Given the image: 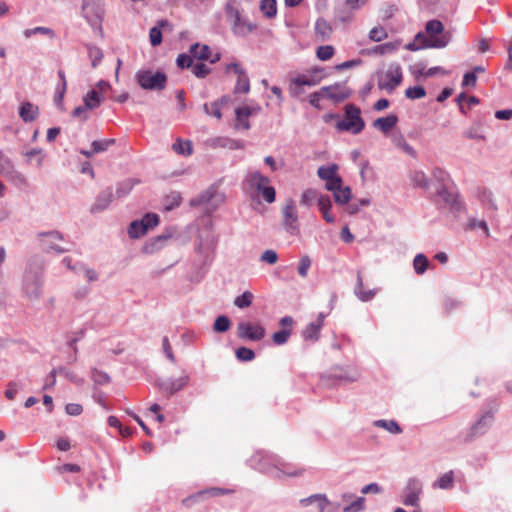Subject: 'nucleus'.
<instances>
[{
    "instance_id": "nucleus-42",
    "label": "nucleus",
    "mask_w": 512,
    "mask_h": 512,
    "mask_svg": "<svg viewBox=\"0 0 512 512\" xmlns=\"http://www.w3.org/2000/svg\"><path fill=\"white\" fill-rule=\"evenodd\" d=\"M428 266H429V260L424 254L419 253L415 256V258L413 260V267H414L416 274H418V275L424 274L426 272Z\"/></svg>"
},
{
    "instance_id": "nucleus-16",
    "label": "nucleus",
    "mask_w": 512,
    "mask_h": 512,
    "mask_svg": "<svg viewBox=\"0 0 512 512\" xmlns=\"http://www.w3.org/2000/svg\"><path fill=\"white\" fill-rule=\"evenodd\" d=\"M188 382V375H184L177 379H157L156 386L160 389L161 392L165 393L169 397L185 388Z\"/></svg>"
},
{
    "instance_id": "nucleus-59",
    "label": "nucleus",
    "mask_w": 512,
    "mask_h": 512,
    "mask_svg": "<svg viewBox=\"0 0 512 512\" xmlns=\"http://www.w3.org/2000/svg\"><path fill=\"white\" fill-rule=\"evenodd\" d=\"M388 37L386 30L382 26H376L369 32V39L374 42H380Z\"/></svg>"
},
{
    "instance_id": "nucleus-41",
    "label": "nucleus",
    "mask_w": 512,
    "mask_h": 512,
    "mask_svg": "<svg viewBox=\"0 0 512 512\" xmlns=\"http://www.w3.org/2000/svg\"><path fill=\"white\" fill-rule=\"evenodd\" d=\"M87 52H88V57L91 60V66L93 68H96L99 65V63L101 62V60L103 59L102 50L95 45L88 44Z\"/></svg>"
},
{
    "instance_id": "nucleus-19",
    "label": "nucleus",
    "mask_w": 512,
    "mask_h": 512,
    "mask_svg": "<svg viewBox=\"0 0 512 512\" xmlns=\"http://www.w3.org/2000/svg\"><path fill=\"white\" fill-rule=\"evenodd\" d=\"M438 196L454 212H460L464 207L459 197L444 186L438 189Z\"/></svg>"
},
{
    "instance_id": "nucleus-37",
    "label": "nucleus",
    "mask_w": 512,
    "mask_h": 512,
    "mask_svg": "<svg viewBox=\"0 0 512 512\" xmlns=\"http://www.w3.org/2000/svg\"><path fill=\"white\" fill-rule=\"evenodd\" d=\"M374 426L383 428L392 434H400L402 432V428L395 420H376L374 421Z\"/></svg>"
},
{
    "instance_id": "nucleus-2",
    "label": "nucleus",
    "mask_w": 512,
    "mask_h": 512,
    "mask_svg": "<svg viewBox=\"0 0 512 512\" xmlns=\"http://www.w3.org/2000/svg\"><path fill=\"white\" fill-rule=\"evenodd\" d=\"M428 36L419 32L416 40H422L423 47L444 48L451 41L452 35L449 31H444V25L437 19L430 20L425 26Z\"/></svg>"
},
{
    "instance_id": "nucleus-1",
    "label": "nucleus",
    "mask_w": 512,
    "mask_h": 512,
    "mask_svg": "<svg viewBox=\"0 0 512 512\" xmlns=\"http://www.w3.org/2000/svg\"><path fill=\"white\" fill-rule=\"evenodd\" d=\"M42 264L39 259H31L24 272L22 292L24 297L31 303L38 302L42 296L43 273Z\"/></svg>"
},
{
    "instance_id": "nucleus-4",
    "label": "nucleus",
    "mask_w": 512,
    "mask_h": 512,
    "mask_svg": "<svg viewBox=\"0 0 512 512\" xmlns=\"http://www.w3.org/2000/svg\"><path fill=\"white\" fill-rule=\"evenodd\" d=\"M249 464L253 469L263 474L275 479H281V458L275 454L266 451L256 452L250 458Z\"/></svg>"
},
{
    "instance_id": "nucleus-40",
    "label": "nucleus",
    "mask_w": 512,
    "mask_h": 512,
    "mask_svg": "<svg viewBox=\"0 0 512 512\" xmlns=\"http://www.w3.org/2000/svg\"><path fill=\"white\" fill-rule=\"evenodd\" d=\"M333 197H334L335 202L338 205H345V204H348V202L351 200L352 191H351L350 187H348V186H345V187L341 186V188H339V190H337L335 193H333Z\"/></svg>"
},
{
    "instance_id": "nucleus-28",
    "label": "nucleus",
    "mask_w": 512,
    "mask_h": 512,
    "mask_svg": "<svg viewBox=\"0 0 512 512\" xmlns=\"http://www.w3.org/2000/svg\"><path fill=\"white\" fill-rule=\"evenodd\" d=\"M463 137L472 140H486V136L480 122L473 123L467 130H465Z\"/></svg>"
},
{
    "instance_id": "nucleus-39",
    "label": "nucleus",
    "mask_w": 512,
    "mask_h": 512,
    "mask_svg": "<svg viewBox=\"0 0 512 512\" xmlns=\"http://www.w3.org/2000/svg\"><path fill=\"white\" fill-rule=\"evenodd\" d=\"M260 10L263 15L269 19L274 18L277 14V2L276 0H261Z\"/></svg>"
},
{
    "instance_id": "nucleus-24",
    "label": "nucleus",
    "mask_w": 512,
    "mask_h": 512,
    "mask_svg": "<svg viewBox=\"0 0 512 512\" xmlns=\"http://www.w3.org/2000/svg\"><path fill=\"white\" fill-rule=\"evenodd\" d=\"M330 376L336 380L344 382H354L359 378V373L354 368H335Z\"/></svg>"
},
{
    "instance_id": "nucleus-49",
    "label": "nucleus",
    "mask_w": 512,
    "mask_h": 512,
    "mask_svg": "<svg viewBox=\"0 0 512 512\" xmlns=\"http://www.w3.org/2000/svg\"><path fill=\"white\" fill-rule=\"evenodd\" d=\"M321 327L315 322H311L303 331L305 340L316 341L319 338Z\"/></svg>"
},
{
    "instance_id": "nucleus-18",
    "label": "nucleus",
    "mask_w": 512,
    "mask_h": 512,
    "mask_svg": "<svg viewBox=\"0 0 512 512\" xmlns=\"http://www.w3.org/2000/svg\"><path fill=\"white\" fill-rule=\"evenodd\" d=\"M321 91H325L326 96L335 102L344 101L351 95V91L343 83L324 86L321 88Z\"/></svg>"
},
{
    "instance_id": "nucleus-9",
    "label": "nucleus",
    "mask_w": 512,
    "mask_h": 512,
    "mask_svg": "<svg viewBox=\"0 0 512 512\" xmlns=\"http://www.w3.org/2000/svg\"><path fill=\"white\" fill-rule=\"evenodd\" d=\"M402 69L398 63H390L385 71L378 73V88L392 93L402 82Z\"/></svg>"
},
{
    "instance_id": "nucleus-55",
    "label": "nucleus",
    "mask_w": 512,
    "mask_h": 512,
    "mask_svg": "<svg viewBox=\"0 0 512 512\" xmlns=\"http://www.w3.org/2000/svg\"><path fill=\"white\" fill-rule=\"evenodd\" d=\"M405 96L411 100L421 99L426 96V90L422 86L408 87Z\"/></svg>"
},
{
    "instance_id": "nucleus-15",
    "label": "nucleus",
    "mask_w": 512,
    "mask_h": 512,
    "mask_svg": "<svg viewBox=\"0 0 512 512\" xmlns=\"http://www.w3.org/2000/svg\"><path fill=\"white\" fill-rule=\"evenodd\" d=\"M38 237L42 239V245L46 252H56L58 254L69 251L68 248L62 247L57 244V241L63 240V235L57 231L52 230L48 232H41Z\"/></svg>"
},
{
    "instance_id": "nucleus-61",
    "label": "nucleus",
    "mask_w": 512,
    "mask_h": 512,
    "mask_svg": "<svg viewBox=\"0 0 512 512\" xmlns=\"http://www.w3.org/2000/svg\"><path fill=\"white\" fill-rule=\"evenodd\" d=\"M235 354L237 359L240 361H251L255 358L254 351L247 347L237 348Z\"/></svg>"
},
{
    "instance_id": "nucleus-34",
    "label": "nucleus",
    "mask_w": 512,
    "mask_h": 512,
    "mask_svg": "<svg viewBox=\"0 0 512 512\" xmlns=\"http://www.w3.org/2000/svg\"><path fill=\"white\" fill-rule=\"evenodd\" d=\"M433 488H439L443 490L451 489L454 486V472L448 471L441 475L434 483Z\"/></svg>"
},
{
    "instance_id": "nucleus-11",
    "label": "nucleus",
    "mask_w": 512,
    "mask_h": 512,
    "mask_svg": "<svg viewBox=\"0 0 512 512\" xmlns=\"http://www.w3.org/2000/svg\"><path fill=\"white\" fill-rule=\"evenodd\" d=\"M422 493V481L416 477H411L407 480V483L403 489L402 503L405 506L418 507V502H420Z\"/></svg>"
},
{
    "instance_id": "nucleus-52",
    "label": "nucleus",
    "mask_w": 512,
    "mask_h": 512,
    "mask_svg": "<svg viewBox=\"0 0 512 512\" xmlns=\"http://www.w3.org/2000/svg\"><path fill=\"white\" fill-rule=\"evenodd\" d=\"M280 468L281 478L283 476L296 477L302 474L301 469L295 468L292 464L283 461V459H281Z\"/></svg>"
},
{
    "instance_id": "nucleus-60",
    "label": "nucleus",
    "mask_w": 512,
    "mask_h": 512,
    "mask_svg": "<svg viewBox=\"0 0 512 512\" xmlns=\"http://www.w3.org/2000/svg\"><path fill=\"white\" fill-rule=\"evenodd\" d=\"M140 222H143V225H145L146 231L148 232L149 229L159 224V216L155 213H146L142 219H140Z\"/></svg>"
},
{
    "instance_id": "nucleus-53",
    "label": "nucleus",
    "mask_w": 512,
    "mask_h": 512,
    "mask_svg": "<svg viewBox=\"0 0 512 512\" xmlns=\"http://www.w3.org/2000/svg\"><path fill=\"white\" fill-rule=\"evenodd\" d=\"M477 228L482 229L487 236L489 235V228L485 220H479L474 217L468 218L466 229L474 230Z\"/></svg>"
},
{
    "instance_id": "nucleus-23",
    "label": "nucleus",
    "mask_w": 512,
    "mask_h": 512,
    "mask_svg": "<svg viewBox=\"0 0 512 512\" xmlns=\"http://www.w3.org/2000/svg\"><path fill=\"white\" fill-rule=\"evenodd\" d=\"M170 238L169 235H159L148 240L142 247L145 254H154L164 247L165 242Z\"/></svg>"
},
{
    "instance_id": "nucleus-35",
    "label": "nucleus",
    "mask_w": 512,
    "mask_h": 512,
    "mask_svg": "<svg viewBox=\"0 0 512 512\" xmlns=\"http://www.w3.org/2000/svg\"><path fill=\"white\" fill-rule=\"evenodd\" d=\"M190 53L199 60H208L210 57V47L208 45H200L195 43L190 47Z\"/></svg>"
},
{
    "instance_id": "nucleus-54",
    "label": "nucleus",
    "mask_w": 512,
    "mask_h": 512,
    "mask_svg": "<svg viewBox=\"0 0 512 512\" xmlns=\"http://www.w3.org/2000/svg\"><path fill=\"white\" fill-rule=\"evenodd\" d=\"M317 191L315 189H306L301 196L300 203L304 206H311L316 200H318Z\"/></svg>"
},
{
    "instance_id": "nucleus-45",
    "label": "nucleus",
    "mask_w": 512,
    "mask_h": 512,
    "mask_svg": "<svg viewBox=\"0 0 512 512\" xmlns=\"http://www.w3.org/2000/svg\"><path fill=\"white\" fill-rule=\"evenodd\" d=\"M250 90V81L245 71L238 74L237 83L234 88V93H248Z\"/></svg>"
},
{
    "instance_id": "nucleus-13",
    "label": "nucleus",
    "mask_w": 512,
    "mask_h": 512,
    "mask_svg": "<svg viewBox=\"0 0 512 512\" xmlns=\"http://www.w3.org/2000/svg\"><path fill=\"white\" fill-rule=\"evenodd\" d=\"M283 226L291 235H298L300 232L298 224V214L295 203L292 199L287 200L283 208Z\"/></svg>"
},
{
    "instance_id": "nucleus-47",
    "label": "nucleus",
    "mask_w": 512,
    "mask_h": 512,
    "mask_svg": "<svg viewBox=\"0 0 512 512\" xmlns=\"http://www.w3.org/2000/svg\"><path fill=\"white\" fill-rule=\"evenodd\" d=\"M399 45H400V42H398V41L387 42V43L375 46L372 49V52L376 53V54H380V55L390 54V53H393L396 50H398Z\"/></svg>"
},
{
    "instance_id": "nucleus-20",
    "label": "nucleus",
    "mask_w": 512,
    "mask_h": 512,
    "mask_svg": "<svg viewBox=\"0 0 512 512\" xmlns=\"http://www.w3.org/2000/svg\"><path fill=\"white\" fill-rule=\"evenodd\" d=\"M113 199V193L111 188H107L102 191L96 198L94 204L90 208V212L95 214L104 211L108 208Z\"/></svg>"
},
{
    "instance_id": "nucleus-62",
    "label": "nucleus",
    "mask_w": 512,
    "mask_h": 512,
    "mask_svg": "<svg viewBox=\"0 0 512 512\" xmlns=\"http://www.w3.org/2000/svg\"><path fill=\"white\" fill-rule=\"evenodd\" d=\"M365 509V498L358 497L355 501L343 508V512H360Z\"/></svg>"
},
{
    "instance_id": "nucleus-30",
    "label": "nucleus",
    "mask_w": 512,
    "mask_h": 512,
    "mask_svg": "<svg viewBox=\"0 0 512 512\" xmlns=\"http://www.w3.org/2000/svg\"><path fill=\"white\" fill-rule=\"evenodd\" d=\"M169 22L167 20H159L157 22V26H154L149 31V39L152 46H158L162 42V32L161 28L168 26Z\"/></svg>"
},
{
    "instance_id": "nucleus-6",
    "label": "nucleus",
    "mask_w": 512,
    "mask_h": 512,
    "mask_svg": "<svg viewBox=\"0 0 512 512\" xmlns=\"http://www.w3.org/2000/svg\"><path fill=\"white\" fill-rule=\"evenodd\" d=\"M498 409L499 403L496 400L491 399L487 401L479 418L470 428L468 434V438L470 440L484 435L490 429L494 422L495 414L497 413Z\"/></svg>"
},
{
    "instance_id": "nucleus-46",
    "label": "nucleus",
    "mask_w": 512,
    "mask_h": 512,
    "mask_svg": "<svg viewBox=\"0 0 512 512\" xmlns=\"http://www.w3.org/2000/svg\"><path fill=\"white\" fill-rule=\"evenodd\" d=\"M231 327V320L226 315L218 316L213 324V330L217 333L227 332Z\"/></svg>"
},
{
    "instance_id": "nucleus-64",
    "label": "nucleus",
    "mask_w": 512,
    "mask_h": 512,
    "mask_svg": "<svg viewBox=\"0 0 512 512\" xmlns=\"http://www.w3.org/2000/svg\"><path fill=\"white\" fill-rule=\"evenodd\" d=\"M6 178L17 186H24L27 184L26 177L16 169L10 171Z\"/></svg>"
},
{
    "instance_id": "nucleus-25",
    "label": "nucleus",
    "mask_w": 512,
    "mask_h": 512,
    "mask_svg": "<svg viewBox=\"0 0 512 512\" xmlns=\"http://www.w3.org/2000/svg\"><path fill=\"white\" fill-rule=\"evenodd\" d=\"M398 123V116L395 114H389L386 117H380L373 122V127L380 130L383 133H388Z\"/></svg>"
},
{
    "instance_id": "nucleus-27",
    "label": "nucleus",
    "mask_w": 512,
    "mask_h": 512,
    "mask_svg": "<svg viewBox=\"0 0 512 512\" xmlns=\"http://www.w3.org/2000/svg\"><path fill=\"white\" fill-rule=\"evenodd\" d=\"M354 294L357 296V298L362 302H368L372 300L376 294V290H363V281L360 272L357 274V283L354 288Z\"/></svg>"
},
{
    "instance_id": "nucleus-14",
    "label": "nucleus",
    "mask_w": 512,
    "mask_h": 512,
    "mask_svg": "<svg viewBox=\"0 0 512 512\" xmlns=\"http://www.w3.org/2000/svg\"><path fill=\"white\" fill-rule=\"evenodd\" d=\"M265 329L260 324L253 325L250 322H240L237 326V335L241 339L260 341L265 337Z\"/></svg>"
},
{
    "instance_id": "nucleus-56",
    "label": "nucleus",
    "mask_w": 512,
    "mask_h": 512,
    "mask_svg": "<svg viewBox=\"0 0 512 512\" xmlns=\"http://www.w3.org/2000/svg\"><path fill=\"white\" fill-rule=\"evenodd\" d=\"M91 379L97 385H105L110 382V376L103 371L92 369L91 371Z\"/></svg>"
},
{
    "instance_id": "nucleus-12",
    "label": "nucleus",
    "mask_w": 512,
    "mask_h": 512,
    "mask_svg": "<svg viewBox=\"0 0 512 512\" xmlns=\"http://www.w3.org/2000/svg\"><path fill=\"white\" fill-rule=\"evenodd\" d=\"M320 78L313 75L300 74L290 79L289 94L293 98H299L305 93L304 87H314L319 84Z\"/></svg>"
},
{
    "instance_id": "nucleus-22",
    "label": "nucleus",
    "mask_w": 512,
    "mask_h": 512,
    "mask_svg": "<svg viewBox=\"0 0 512 512\" xmlns=\"http://www.w3.org/2000/svg\"><path fill=\"white\" fill-rule=\"evenodd\" d=\"M207 143L213 148H228L230 150L242 149L244 147L241 141L228 137H216L209 139Z\"/></svg>"
},
{
    "instance_id": "nucleus-8",
    "label": "nucleus",
    "mask_w": 512,
    "mask_h": 512,
    "mask_svg": "<svg viewBox=\"0 0 512 512\" xmlns=\"http://www.w3.org/2000/svg\"><path fill=\"white\" fill-rule=\"evenodd\" d=\"M246 182L251 188L255 189L258 194H261L267 203L275 201L276 191L274 187L269 185L270 179L267 176H264L261 172H250L246 176Z\"/></svg>"
},
{
    "instance_id": "nucleus-50",
    "label": "nucleus",
    "mask_w": 512,
    "mask_h": 512,
    "mask_svg": "<svg viewBox=\"0 0 512 512\" xmlns=\"http://www.w3.org/2000/svg\"><path fill=\"white\" fill-rule=\"evenodd\" d=\"M172 149L180 155H190L192 153V144L190 141H183L181 139H177L176 142L172 145Z\"/></svg>"
},
{
    "instance_id": "nucleus-57",
    "label": "nucleus",
    "mask_w": 512,
    "mask_h": 512,
    "mask_svg": "<svg viewBox=\"0 0 512 512\" xmlns=\"http://www.w3.org/2000/svg\"><path fill=\"white\" fill-rule=\"evenodd\" d=\"M113 144H115V139H104L93 141L91 146L97 154L106 151Z\"/></svg>"
},
{
    "instance_id": "nucleus-26",
    "label": "nucleus",
    "mask_w": 512,
    "mask_h": 512,
    "mask_svg": "<svg viewBox=\"0 0 512 512\" xmlns=\"http://www.w3.org/2000/svg\"><path fill=\"white\" fill-rule=\"evenodd\" d=\"M57 374L63 375L65 378L69 379L72 382H78V378L74 374V372L66 369L65 367L60 366L58 368H54L49 373V378H51V383L50 384H44L43 389H48V388H50V387L55 385V383H56V375Z\"/></svg>"
},
{
    "instance_id": "nucleus-38",
    "label": "nucleus",
    "mask_w": 512,
    "mask_h": 512,
    "mask_svg": "<svg viewBox=\"0 0 512 512\" xmlns=\"http://www.w3.org/2000/svg\"><path fill=\"white\" fill-rule=\"evenodd\" d=\"M147 233L145 225L140 220H134L128 227V235L131 239H137L144 236Z\"/></svg>"
},
{
    "instance_id": "nucleus-7",
    "label": "nucleus",
    "mask_w": 512,
    "mask_h": 512,
    "mask_svg": "<svg viewBox=\"0 0 512 512\" xmlns=\"http://www.w3.org/2000/svg\"><path fill=\"white\" fill-rule=\"evenodd\" d=\"M82 14L95 32L103 34L102 22L105 8L102 0H83Z\"/></svg>"
},
{
    "instance_id": "nucleus-44",
    "label": "nucleus",
    "mask_w": 512,
    "mask_h": 512,
    "mask_svg": "<svg viewBox=\"0 0 512 512\" xmlns=\"http://www.w3.org/2000/svg\"><path fill=\"white\" fill-rule=\"evenodd\" d=\"M337 170L338 166L336 164H332L330 166H321L317 170V175L320 179L328 181L337 175Z\"/></svg>"
},
{
    "instance_id": "nucleus-21",
    "label": "nucleus",
    "mask_w": 512,
    "mask_h": 512,
    "mask_svg": "<svg viewBox=\"0 0 512 512\" xmlns=\"http://www.w3.org/2000/svg\"><path fill=\"white\" fill-rule=\"evenodd\" d=\"M39 116V107L32 102L24 101L19 107V117L25 122H33Z\"/></svg>"
},
{
    "instance_id": "nucleus-17",
    "label": "nucleus",
    "mask_w": 512,
    "mask_h": 512,
    "mask_svg": "<svg viewBox=\"0 0 512 512\" xmlns=\"http://www.w3.org/2000/svg\"><path fill=\"white\" fill-rule=\"evenodd\" d=\"M367 0H338L335 11L341 21H346L350 13L366 3Z\"/></svg>"
},
{
    "instance_id": "nucleus-5",
    "label": "nucleus",
    "mask_w": 512,
    "mask_h": 512,
    "mask_svg": "<svg viewBox=\"0 0 512 512\" xmlns=\"http://www.w3.org/2000/svg\"><path fill=\"white\" fill-rule=\"evenodd\" d=\"M235 3V0H228L225 5V13L231 24L233 34L239 37H245L247 34L256 30L257 25L243 18Z\"/></svg>"
},
{
    "instance_id": "nucleus-3",
    "label": "nucleus",
    "mask_w": 512,
    "mask_h": 512,
    "mask_svg": "<svg viewBox=\"0 0 512 512\" xmlns=\"http://www.w3.org/2000/svg\"><path fill=\"white\" fill-rule=\"evenodd\" d=\"M327 117L338 119L335 128L341 132L347 131L357 135L365 128V122L361 117V110L354 104H347L344 107L343 119H340L338 114H329Z\"/></svg>"
},
{
    "instance_id": "nucleus-58",
    "label": "nucleus",
    "mask_w": 512,
    "mask_h": 512,
    "mask_svg": "<svg viewBox=\"0 0 512 512\" xmlns=\"http://www.w3.org/2000/svg\"><path fill=\"white\" fill-rule=\"evenodd\" d=\"M412 181L416 187L427 189L429 187V180L422 171H415L412 175Z\"/></svg>"
},
{
    "instance_id": "nucleus-43",
    "label": "nucleus",
    "mask_w": 512,
    "mask_h": 512,
    "mask_svg": "<svg viewBox=\"0 0 512 512\" xmlns=\"http://www.w3.org/2000/svg\"><path fill=\"white\" fill-rule=\"evenodd\" d=\"M135 181L133 179H126L117 184L115 196L117 198H122L128 195L135 185Z\"/></svg>"
},
{
    "instance_id": "nucleus-31",
    "label": "nucleus",
    "mask_w": 512,
    "mask_h": 512,
    "mask_svg": "<svg viewBox=\"0 0 512 512\" xmlns=\"http://www.w3.org/2000/svg\"><path fill=\"white\" fill-rule=\"evenodd\" d=\"M313 503H317L319 512H323L326 505L328 504V500L326 498V495H324V494H313L307 498H303L300 500V504L303 507H306Z\"/></svg>"
},
{
    "instance_id": "nucleus-32",
    "label": "nucleus",
    "mask_w": 512,
    "mask_h": 512,
    "mask_svg": "<svg viewBox=\"0 0 512 512\" xmlns=\"http://www.w3.org/2000/svg\"><path fill=\"white\" fill-rule=\"evenodd\" d=\"M235 115L237 128H242L244 130H249L251 128V125L248 121V118L251 116V111H249L247 108L238 107L235 109Z\"/></svg>"
},
{
    "instance_id": "nucleus-29",
    "label": "nucleus",
    "mask_w": 512,
    "mask_h": 512,
    "mask_svg": "<svg viewBox=\"0 0 512 512\" xmlns=\"http://www.w3.org/2000/svg\"><path fill=\"white\" fill-rule=\"evenodd\" d=\"M104 100V97L97 92L96 90H90L84 97H83V104L85 107H87L89 110H93L100 106L102 101Z\"/></svg>"
},
{
    "instance_id": "nucleus-10",
    "label": "nucleus",
    "mask_w": 512,
    "mask_h": 512,
    "mask_svg": "<svg viewBox=\"0 0 512 512\" xmlns=\"http://www.w3.org/2000/svg\"><path fill=\"white\" fill-rule=\"evenodd\" d=\"M136 81L142 89L161 91L166 87L167 76L164 72L151 70H139L135 75Z\"/></svg>"
},
{
    "instance_id": "nucleus-48",
    "label": "nucleus",
    "mask_w": 512,
    "mask_h": 512,
    "mask_svg": "<svg viewBox=\"0 0 512 512\" xmlns=\"http://www.w3.org/2000/svg\"><path fill=\"white\" fill-rule=\"evenodd\" d=\"M254 295L250 291H245L234 299V305L239 309H244L252 304Z\"/></svg>"
},
{
    "instance_id": "nucleus-63",
    "label": "nucleus",
    "mask_w": 512,
    "mask_h": 512,
    "mask_svg": "<svg viewBox=\"0 0 512 512\" xmlns=\"http://www.w3.org/2000/svg\"><path fill=\"white\" fill-rule=\"evenodd\" d=\"M316 55L320 60L327 61L334 55V48L331 45L319 46Z\"/></svg>"
},
{
    "instance_id": "nucleus-36",
    "label": "nucleus",
    "mask_w": 512,
    "mask_h": 512,
    "mask_svg": "<svg viewBox=\"0 0 512 512\" xmlns=\"http://www.w3.org/2000/svg\"><path fill=\"white\" fill-rule=\"evenodd\" d=\"M217 196V191L215 188L210 187L206 191L199 194L196 198L191 200L192 205H204L208 204L212 201V199Z\"/></svg>"
},
{
    "instance_id": "nucleus-33",
    "label": "nucleus",
    "mask_w": 512,
    "mask_h": 512,
    "mask_svg": "<svg viewBox=\"0 0 512 512\" xmlns=\"http://www.w3.org/2000/svg\"><path fill=\"white\" fill-rule=\"evenodd\" d=\"M478 198H479L481 204L485 208L490 209L492 211H496L497 210V205H496V202L494 200V196H493L492 191H490V190H488L486 188H483V189L479 190Z\"/></svg>"
},
{
    "instance_id": "nucleus-51",
    "label": "nucleus",
    "mask_w": 512,
    "mask_h": 512,
    "mask_svg": "<svg viewBox=\"0 0 512 512\" xmlns=\"http://www.w3.org/2000/svg\"><path fill=\"white\" fill-rule=\"evenodd\" d=\"M14 169L12 160L3 151H0V173L6 177Z\"/></svg>"
}]
</instances>
